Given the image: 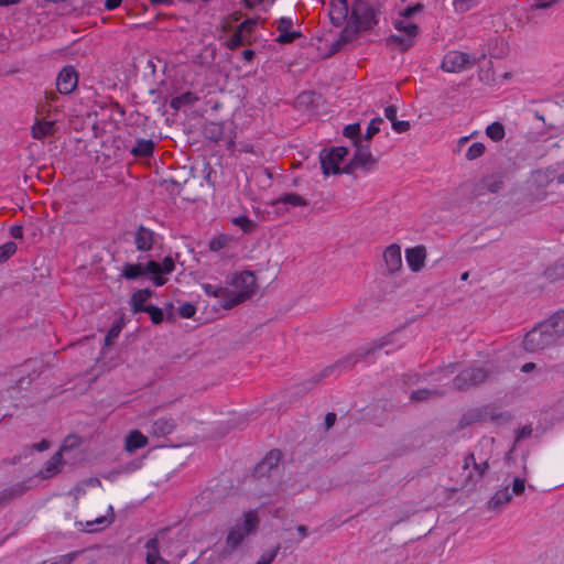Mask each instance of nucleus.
Listing matches in <instances>:
<instances>
[{"label":"nucleus","mask_w":564,"mask_h":564,"mask_svg":"<svg viewBox=\"0 0 564 564\" xmlns=\"http://www.w3.org/2000/svg\"><path fill=\"white\" fill-rule=\"evenodd\" d=\"M206 295L218 299L223 308L229 310L248 300L256 291V276L250 271H242L232 275L228 286L213 284L209 282L200 283Z\"/></svg>","instance_id":"f257e3e1"},{"label":"nucleus","mask_w":564,"mask_h":564,"mask_svg":"<svg viewBox=\"0 0 564 564\" xmlns=\"http://www.w3.org/2000/svg\"><path fill=\"white\" fill-rule=\"evenodd\" d=\"M562 184H564V173L554 166L534 170L527 180L528 192L536 202L547 199Z\"/></svg>","instance_id":"f03ea898"},{"label":"nucleus","mask_w":564,"mask_h":564,"mask_svg":"<svg viewBox=\"0 0 564 564\" xmlns=\"http://www.w3.org/2000/svg\"><path fill=\"white\" fill-rule=\"evenodd\" d=\"M175 270L174 259L165 257L162 262L154 260L148 261L143 267L140 263H126L122 267L121 275L127 280H134L141 275L148 274L155 286H162L167 282L166 274Z\"/></svg>","instance_id":"7ed1b4c3"},{"label":"nucleus","mask_w":564,"mask_h":564,"mask_svg":"<svg viewBox=\"0 0 564 564\" xmlns=\"http://www.w3.org/2000/svg\"><path fill=\"white\" fill-rule=\"evenodd\" d=\"M421 11V4H415L400 11L393 21V26L402 35L392 34L389 36L388 42L400 47L401 50H408L414 44L416 36L419 35V26L412 20V17L413 14Z\"/></svg>","instance_id":"20e7f679"},{"label":"nucleus","mask_w":564,"mask_h":564,"mask_svg":"<svg viewBox=\"0 0 564 564\" xmlns=\"http://www.w3.org/2000/svg\"><path fill=\"white\" fill-rule=\"evenodd\" d=\"M55 94L51 93L46 96V104L41 106L36 111L35 120L31 127V135L35 140H43L55 132V120L50 119L52 104L55 101Z\"/></svg>","instance_id":"39448f33"},{"label":"nucleus","mask_w":564,"mask_h":564,"mask_svg":"<svg viewBox=\"0 0 564 564\" xmlns=\"http://www.w3.org/2000/svg\"><path fill=\"white\" fill-rule=\"evenodd\" d=\"M492 373L491 364H486L482 367H468L460 371L455 379L453 380V384L456 389L463 390L474 387L484 382L488 379Z\"/></svg>","instance_id":"423d86ee"},{"label":"nucleus","mask_w":564,"mask_h":564,"mask_svg":"<svg viewBox=\"0 0 564 564\" xmlns=\"http://www.w3.org/2000/svg\"><path fill=\"white\" fill-rule=\"evenodd\" d=\"M259 519L256 511H248L243 516V521L237 523L227 535V544L229 547L235 549L243 539L256 530Z\"/></svg>","instance_id":"0eeeda50"},{"label":"nucleus","mask_w":564,"mask_h":564,"mask_svg":"<svg viewBox=\"0 0 564 564\" xmlns=\"http://www.w3.org/2000/svg\"><path fill=\"white\" fill-rule=\"evenodd\" d=\"M259 519L256 511H248L243 516V521L237 523L227 535V544L229 547L235 549L243 539L256 530Z\"/></svg>","instance_id":"6e6552de"},{"label":"nucleus","mask_w":564,"mask_h":564,"mask_svg":"<svg viewBox=\"0 0 564 564\" xmlns=\"http://www.w3.org/2000/svg\"><path fill=\"white\" fill-rule=\"evenodd\" d=\"M554 343L552 335L542 323L527 333L522 341L523 348L529 352L542 350Z\"/></svg>","instance_id":"1a4fd4ad"},{"label":"nucleus","mask_w":564,"mask_h":564,"mask_svg":"<svg viewBox=\"0 0 564 564\" xmlns=\"http://www.w3.org/2000/svg\"><path fill=\"white\" fill-rule=\"evenodd\" d=\"M348 151L345 147H336L321 152V166L325 175L338 174L340 164Z\"/></svg>","instance_id":"9d476101"},{"label":"nucleus","mask_w":564,"mask_h":564,"mask_svg":"<svg viewBox=\"0 0 564 564\" xmlns=\"http://www.w3.org/2000/svg\"><path fill=\"white\" fill-rule=\"evenodd\" d=\"M473 65L469 55L459 51H451L442 61V69L447 73H459Z\"/></svg>","instance_id":"9b49d317"},{"label":"nucleus","mask_w":564,"mask_h":564,"mask_svg":"<svg viewBox=\"0 0 564 564\" xmlns=\"http://www.w3.org/2000/svg\"><path fill=\"white\" fill-rule=\"evenodd\" d=\"M257 25L256 19H247L240 23L230 39L227 41V47L235 50L243 44L250 43V37Z\"/></svg>","instance_id":"f8f14e48"},{"label":"nucleus","mask_w":564,"mask_h":564,"mask_svg":"<svg viewBox=\"0 0 564 564\" xmlns=\"http://www.w3.org/2000/svg\"><path fill=\"white\" fill-rule=\"evenodd\" d=\"M77 84L78 76L72 66L64 67L56 78V88L61 94H70L77 87Z\"/></svg>","instance_id":"ddd939ff"},{"label":"nucleus","mask_w":564,"mask_h":564,"mask_svg":"<svg viewBox=\"0 0 564 564\" xmlns=\"http://www.w3.org/2000/svg\"><path fill=\"white\" fill-rule=\"evenodd\" d=\"M405 261L412 272H420L425 267L426 249L424 246H416L405 250Z\"/></svg>","instance_id":"4468645a"},{"label":"nucleus","mask_w":564,"mask_h":564,"mask_svg":"<svg viewBox=\"0 0 564 564\" xmlns=\"http://www.w3.org/2000/svg\"><path fill=\"white\" fill-rule=\"evenodd\" d=\"M383 260L389 272H398L402 268L401 247L397 243L388 246L383 252Z\"/></svg>","instance_id":"2eb2a0df"},{"label":"nucleus","mask_w":564,"mask_h":564,"mask_svg":"<svg viewBox=\"0 0 564 564\" xmlns=\"http://www.w3.org/2000/svg\"><path fill=\"white\" fill-rule=\"evenodd\" d=\"M281 459V453L276 449L270 451L263 459L257 465L254 473L258 477L270 475L278 467Z\"/></svg>","instance_id":"dca6fc26"},{"label":"nucleus","mask_w":564,"mask_h":564,"mask_svg":"<svg viewBox=\"0 0 564 564\" xmlns=\"http://www.w3.org/2000/svg\"><path fill=\"white\" fill-rule=\"evenodd\" d=\"M544 327L552 335L553 340L556 341L564 335V311L556 312L546 321L542 322Z\"/></svg>","instance_id":"f3484780"},{"label":"nucleus","mask_w":564,"mask_h":564,"mask_svg":"<svg viewBox=\"0 0 564 564\" xmlns=\"http://www.w3.org/2000/svg\"><path fill=\"white\" fill-rule=\"evenodd\" d=\"M148 445V437L139 430L130 431L124 437L123 448L127 453L132 454L135 451Z\"/></svg>","instance_id":"a211bd4d"},{"label":"nucleus","mask_w":564,"mask_h":564,"mask_svg":"<svg viewBox=\"0 0 564 564\" xmlns=\"http://www.w3.org/2000/svg\"><path fill=\"white\" fill-rule=\"evenodd\" d=\"M134 243L140 251L151 250L154 243V232L145 227H139L134 235Z\"/></svg>","instance_id":"6ab92c4d"},{"label":"nucleus","mask_w":564,"mask_h":564,"mask_svg":"<svg viewBox=\"0 0 564 564\" xmlns=\"http://www.w3.org/2000/svg\"><path fill=\"white\" fill-rule=\"evenodd\" d=\"M377 160L373 158L370 148L368 145H359L357 147L355 156H354V164L356 166L365 167V169H371L376 165Z\"/></svg>","instance_id":"aec40b11"},{"label":"nucleus","mask_w":564,"mask_h":564,"mask_svg":"<svg viewBox=\"0 0 564 564\" xmlns=\"http://www.w3.org/2000/svg\"><path fill=\"white\" fill-rule=\"evenodd\" d=\"M175 430V422L170 417H159L152 423L151 434L156 437L170 435Z\"/></svg>","instance_id":"412c9836"},{"label":"nucleus","mask_w":564,"mask_h":564,"mask_svg":"<svg viewBox=\"0 0 564 564\" xmlns=\"http://www.w3.org/2000/svg\"><path fill=\"white\" fill-rule=\"evenodd\" d=\"M152 291L149 289H142L137 291L131 296V308L134 313L144 312L148 308L145 305L147 301L151 297Z\"/></svg>","instance_id":"4be33fe9"},{"label":"nucleus","mask_w":564,"mask_h":564,"mask_svg":"<svg viewBox=\"0 0 564 564\" xmlns=\"http://www.w3.org/2000/svg\"><path fill=\"white\" fill-rule=\"evenodd\" d=\"M62 453H55L52 458L45 464V467L41 470L43 478H51L61 471L63 460Z\"/></svg>","instance_id":"5701e85b"},{"label":"nucleus","mask_w":564,"mask_h":564,"mask_svg":"<svg viewBox=\"0 0 564 564\" xmlns=\"http://www.w3.org/2000/svg\"><path fill=\"white\" fill-rule=\"evenodd\" d=\"M512 494L509 491L508 487H505L500 490H497L494 496L488 501V507L490 509H498L511 501Z\"/></svg>","instance_id":"b1692460"},{"label":"nucleus","mask_w":564,"mask_h":564,"mask_svg":"<svg viewBox=\"0 0 564 564\" xmlns=\"http://www.w3.org/2000/svg\"><path fill=\"white\" fill-rule=\"evenodd\" d=\"M147 547V563L148 564H169L159 554V544L156 540H149L145 544Z\"/></svg>","instance_id":"393cba45"},{"label":"nucleus","mask_w":564,"mask_h":564,"mask_svg":"<svg viewBox=\"0 0 564 564\" xmlns=\"http://www.w3.org/2000/svg\"><path fill=\"white\" fill-rule=\"evenodd\" d=\"M153 150L154 143L151 140L141 139L138 140L131 152L137 156H149L152 154Z\"/></svg>","instance_id":"a878e982"},{"label":"nucleus","mask_w":564,"mask_h":564,"mask_svg":"<svg viewBox=\"0 0 564 564\" xmlns=\"http://www.w3.org/2000/svg\"><path fill=\"white\" fill-rule=\"evenodd\" d=\"M486 134L489 139H491L492 141L495 142H499L501 141L505 135H506V131H505V127L502 123L496 121V122H492L490 123L487 128H486Z\"/></svg>","instance_id":"bb28decb"},{"label":"nucleus","mask_w":564,"mask_h":564,"mask_svg":"<svg viewBox=\"0 0 564 564\" xmlns=\"http://www.w3.org/2000/svg\"><path fill=\"white\" fill-rule=\"evenodd\" d=\"M274 204H276V205L290 204V205L296 207V206L306 205V200L297 194L290 193V194H285V195L281 196L280 198H278Z\"/></svg>","instance_id":"cd10ccee"},{"label":"nucleus","mask_w":564,"mask_h":564,"mask_svg":"<svg viewBox=\"0 0 564 564\" xmlns=\"http://www.w3.org/2000/svg\"><path fill=\"white\" fill-rule=\"evenodd\" d=\"M348 13L347 2L345 0H334L332 2V19H335V14H337V19H343Z\"/></svg>","instance_id":"c85d7f7f"},{"label":"nucleus","mask_w":564,"mask_h":564,"mask_svg":"<svg viewBox=\"0 0 564 564\" xmlns=\"http://www.w3.org/2000/svg\"><path fill=\"white\" fill-rule=\"evenodd\" d=\"M485 150H486V147L482 142H475L468 148V150L465 154V158L468 161L476 160L485 153Z\"/></svg>","instance_id":"c756f323"},{"label":"nucleus","mask_w":564,"mask_h":564,"mask_svg":"<svg viewBox=\"0 0 564 564\" xmlns=\"http://www.w3.org/2000/svg\"><path fill=\"white\" fill-rule=\"evenodd\" d=\"M79 445H80V438L76 435H69L64 440L63 445H62L61 449L58 451V453H62V455L66 454L67 452L77 449L79 447Z\"/></svg>","instance_id":"7c9ffc66"},{"label":"nucleus","mask_w":564,"mask_h":564,"mask_svg":"<svg viewBox=\"0 0 564 564\" xmlns=\"http://www.w3.org/2000/svg\"><path fill=\"white\" fill-rule=\"evenodd\" d=\"M354 14L357 17L358 21H359V24L361 28L364 29H368L370 28L372 24H376V20H375V13L372 10L368 9L366 12H365V17L364 18H360L358 14H359V10L358 9H354Z\"/></svg>","instance_id":"2f4dec72"},{"label":"nucleus","mask_w":564,"mask_h":564,"mask_svg":"<svg viewBox=\"0 0 564 564\" xmlns=\"http://www.w3.org/2000/svg\"><path fill=\"white\" fill-rule=\"evenodd\" d=\"M17 251V245L12 241L6 242L0 246V263L7 261Z\"/></svg>","instance_id":"473e14b6"},{"label":"nucleus","mask_w":564,"mask_h":564,"mask_svg":"<svg viewBox=\"0 0 564 564\" xmlns=\"http://www.w3.org/2000/svg\"><path fill=\"white\" fill-rule=\"evenodd\" d=\"M195 96L191 93H185L178 97H175L171 101V106L175 109H178L182 105L192 104L195 100Z\"/></svg>","instance_id":"72a5a7b5"},{"label":"nucleus","mask_w":564,"mask_h":564,"mask_svg":"<svg viewBox=\"0 0 564 564\" xmlns=\"http://www.w3.org/2000/svg\"><path fill=\"white\" fill-rule=\"evenodd\" d=\"M478 0H453V6L456 12H466L477 4Z\"/></svg>","instance_id":"f704fd0d"},{"label":"nucleus","mask_w":564,"mask_h":564,"mask_svg":"<svg viewBox=\"0 0 564 564\" xmlns=\"http://www.w3.org/2000/svg\"><path fill=\"white\" fill-rule=\"evenodd\" d=\"M232 223L239 226L245 232H250L254 228V223L246 216L236 217Z\"/></svg>","instance_id":"c9c22d12"},{"label":"nucleus","mask_w":564,"mask_h":564,"mask_svg":"<svg viewBox=\"0 0 564 564\" xmlns=\"http://www.w3.org/2000/svg\"><path fill=\"white\" fill-rule=\"evenodd\" d=\"M488 416L487 409H476L471 410L466 416L465 420L467 423L476 422V421H484Z\"/></svg>","instance_id":"e433bc0d"},{"label":"nucleus","mask_w":564,"mask_h":564,"mask_svg":"<svg viewBox=\"0 0 564 564\" xmlns=\"http://www.w3.org/2000/svg\"><path fill=\"white\" fill-rule=\"evenodd\" d=\"M228 242H229V238L225 235L215 237L209 242V249L212 251H219V250L224 249Z\"/></svg>","instance_id":"4c0bfd02"},{"label":"nucleus","mask_w":564,"mask_h":564,"mask_svg":"<svg viewBox=\"0 0 564 564\" xmlns=\"http://www.w3.org/2000/svg\"><path fill=\"white\" fill-rule=\"evenodd\" d=\"M441 391L437 390H427V389H417L411 393V399L414 401H423L429 399L432 394H438Z\"/></svg>","instance_id":"58836bf2"},{"label":"nucleus","mask_w":564,"mask_h":564,"mask_svg":"<svg viewBox=\"0 0 564 564\" xmlns=\"http://www.w3.org/2000/svg\"><path fill=\"white\" fill-rule=\"evenodd\" d=\"M382 123V119L377 117V118H373L369 124H368V128H367V133H366V139L369 140L371 139L377 132L380 131V124Z\"/></svg>","instance_id":"ea45409f"},{"label":"nucleus","mask_w":564,"mask_h":564,"mask_svg":"<svg viewBox=\"0 0 564 564\" xmlns=\"http://www.w3.org/2000/svg\"><path fill=\"white\" fill-rule=\"evenodd\" d=\"M144 312L150 314L151 321L154 324H160L163 321V317H164L163 312L161 308H159L156 306L148 305V308Z\"/></svg>","instance_id":"a19ab883"},{"label":"nucleus","mask_w":564,"mask_h":564,"mask_svg":"<svg viewBox=\"0 0 564 564\" xmlns=\"http://www.w3.org/2000/svg\"><path fill=\"white\" fill-rule=\"evenodd\" d=\"M278 550H279V546L270 550V551H267L264 552L260 558L257 561L256 564H271L273 562V560L275 558L276 556V553H278Z\"/></svg>","instance_id":"79ce46f5"},{"label":"nucleus","mask_w":564,"mask_h":564,"mask_svg":"<svg viewBox=\"0 0 564 564\" xmlns=\"http://www.w3.org/2000/svg\"><path fill=\"white\" fill-rule=\"evenodd\" d=\"M360 132L359 123H351L344 128V135L350 139L358 140V135Z\"/></svg>","instance_id":"37998d69"},{"label":"nucleus","mask_w":564,"mask_h":564,"mask_svg":"<svg viewBox=\"0 0 564 564\" xmlns=\"http://www.w3.org/2000/svg\"><path fill=\"white\" fill-rule=\"evenodd\" d=\"M300 35L299 32L295 31H286V32H280L276 41L279 43L285 44L291 43L293 40H295Z\"/></svg>","instance_id":"c03bdc74"},{"label":"nucleus","mask_w":564,"mask_h":564,"mask_svg":"<svg viewBox=\"0 0 564 564\" xmlns=\"http://www.w3.org/2000/svg\"><path fill=\"white\" fill-rule=\"evenodd\" d=\"M196 307L191 303H184L180 306V314L184 318H191L195 315Z\"/></svg>","instance_id":"a18cd8bd"},{"label":"nucleus","mask_w":564,"mask_h":564,"mask_svg":"<svg viewBox=\"0 0 564 564\" xmlns=\"http://www.w3.org/2000/svg\"><path fill=\"white\" fill-rule=\"evenodd\" d=\"M525 489V480L523 478L516 477L512 481V492L516 496L523 494Z\"/></svg>","instance_id":"49530a36"},{"label":"nucleus","mask_w":564,"mask_h":564,"mask_svg":"<svg viewBox=\"0 0 564 564\" xmlns=\"http://www.w3.org/2000/svg\"><path fill=\"white\" fill-rule=\"evenodd\" d=\"M293 26V20L291 18H281L278 22V31L286 32L291 31Z\"/></svg>","instance_id":"de8ad7c7"},{"label":"nucleus","mask_w":564,"mask_h":564,"mask_svg":"<svg viewBox=\"0 0 564 564\" xmlns=\"http://www.w3.org/2000/svg\"><path fill=\"white\" fill-rule=\"evenodd\" d=\"M392 128L395 132L398 133H402V132H405L409 128H410V123L408 121H398V120H394L392 122Z\"/></svg>","instance_id":"09e8293b"},{"label":"nucleus","mask_w":564,"mask_h":564,"mask_svg":"<svg viewBox=\"0 0 564 564\" xmlns=\"http://www.w3.org/2000/svg\"><path fill=\"white\" fill-rule=\"evenodd\" d=\"M535 4L534 8L536 10H545L550 8L553 3L556 2V0H534Z\"/></svg>","instance_id":"8fccbe9b"},{"label":"nucleus","mask_w":564,"mask_h":564,"mask_svg":"<svg viewBox=\"0 0 564 564\" xmlns=\"http://www.w3.org/2000/svg\"><path fill=\"white\" fill-rule=\"evenodd\" d=\"M384 116L391 121L393 122L394 120H397V108L394 106H388L386 109H384Z\"/></svg>","instance_id":"3c124183"},{"label":"nucleus","mask_w":564,"mask_h":564,"mask_svg":"<svg viewBox=\"0 0 564 564\" xmlns=\"http://www.w3.org/2000/svg\"><path fill=\"white\" fill-rule=\"evenodd\" d=\"M487 468H488V464H487V462H484V463H481V464H479V465H477V464L475 463V471H476V475H477V479H476V480H478L479 478H481V477H482V475L485 474V471L487 470Z\"/></svg>","instance_id":"603ef678"},{"label":"nucleus","mask_w":564,"mask_h":564,"mask_svg":"<svg viewBox=\"0 0 564 564\" xmlns=\"http://www.w3.org/2000/svg\"><path fill=\"white\" fill-rule=\"evenodd\" d=\"M11 236L15 239H21L23 236V229L21 226H13L11 228Z\"/></svg>","instance_id":"864d4df0"},{"label":"nucleus","mask_w":564,"mask_h":564,"mask_svg":"<svg viewBox=\"0 0 564 564\" xmlns=\"http://www.w3.org/2000/svg\"><path fill=\"white\" fill-rule=\"evenodd\" d=\"M122 0H106L105 7L107 10H115L121 4Z\"/></svg>","instance_id":"5fc2aeb1"},{"label":"nucleus","mask_w":564,"mask_h":564,"mask_svg":"<svg viewBox=\"0 0 564 564\" xmlns=\"http://www.w3.org/2000/svg\"><path fill=\"white\" fill-rule=\"evenodd\" d=\"M532 432V429L530 426H523L519 432H518V435H517V441H519L520 438L524 437V436H529Z\"/></svg>","instance_id":"6e6d98bb"},{"label":"nucleus","mask_w":564,"mask_h":564,"mask_svg":"<svg viewBox=\"0 0 564 564\" xmlns=\"http://www.w3.org/2000/svg\"><path fill=\"white\" fill-rule=\"evenodd\" d=\"M75 557L74 553L65 554L59 557V564H69Z\"/></svg>","instance_id":"4d7b16f0"},{"label":"nucleus","mask_w":564,"mask_h":564,"mask_svg":"<svg viewBox=\"0 0 564 564\" xmlns=\"http://www.w3.org/2000/svg\"><path fill=\"white\" fill-rule=\"evenodd\" d=\"M119 334V330L111 328L106 336V345H109L113 338H116Z\"/></svg>","instance_id":"13d9d810"},{"label":"nucleus","mask_w":564,"mask_h":564,"mask_svg":"<svg viewBox=\"0 0 564 564\" xmlns=\"http://www.w3.org/2000/svg\"><path fill=\"white\" fill-rule=\"evenodd\" d=\"M336 421V414L335 413H327L325 416V423L327 427H330Z\"/></svg>","instance_id":"bf43d9fd"},{"label":"nucleus","mask_w":564,"mask_h":564,"mask_svg":"<svg viewBox=\"0 0 564 564\" xmlns=\"http://www.w3.org/2000/svg\"><path fill=\"white\" fill-rule=\"evenodd\" d=\"M36 451L42 452L50 447V444L47 441H42L33 446Z\"/></svg>","instance_id":"052dcab7"},{"label":"nucleus","mask_w":564,"mask_h":564,"mask_svg":"<svg viewBox=\"0 0 564 564\" xmlns=\"http://www.w3.org/2000/svg\"><path fill=\"white\" fill-rule=\"evenodd\" d=\"M242 55L247 62H251L253 59L254 52L252 50H245Z\"/></svg>","instance_id":"680f3d73"},{"label":"nucleus","mask_w":564,"mask_h":564,"mask_svg":"<svg viewBox=\"0 0 564 564\" xmlns=\"http://www.w3.org/2000/svg\"><path fill=\"white\" fill-rule=\"evenodd\" d=\"M243 1H245L246 7L253 8L256 6L261 4L264 0H243Z\"/></svg>","instance_id":"e2e57ef3"},{"label":"nucleus","mask_w":564,"mask_h":564,"mask_svg":"<svg viewBox=\"0 0 564 564\" xmlns=\"http://www.w3.org/2000/svg\"><path fill=\"white\" fill-rule=\"evenodd\" d=\"M535 368V365L533 362H527L521 367L522 372H529Z\"/></svg>","instance_id":"0e129e2a"},{"label":"nucleus","mask_w":564,"mask_h":564,"mask_svg":"<svg viewBox=\"0 0 564 564\" xmlns=\"http://www.w3.org/2000/svg\"><path fill=\"white\" fill-rule=\"evenodd\" d=\"M296 531L299 532V534L301 535V538H306L307 536V529L306 527L304 525H299L296 528Z\"/></svg>","instance_id":"69168bd1"},{"label":"nucleus","mask_w":564,"mask_h":564,"mask_svg":"<svg viewBox=\"0 0 564 564\" xmlns=\"http://www.w3.org/2000/svg\"><path fill=\"white\" fill-rule=\"evenodd\" d=\"M471 137H473V134H470V135H465V137L459 138V140H458V147H459V148H460V147H463L466 142H468V141H469V139H470Z\"/></svg>","instance_id":"338daca9"},{"label":"nucleus","mask_w":564,"mask_h":564,"mask_svg":"<svg viewBox=\"0 0 564 564\" xmlns=\"http://www.w3.org/2000/svg\"><path fill=\"white\" fill-rule=\"evenodd\" d=\"M20 0H0V6H10L19 2Z\"/></svg>","instance_id":"774afa93"}]
</instances>
